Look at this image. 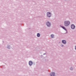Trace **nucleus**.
<instances>
[{
	"label": "nucleus",
	"mask_w": 76,
	"mask_h": 76,
	"mask_svg": "<svg viewBox=\"0 0 76 76\" xmlns=\"http://www.w3.org/2000/svg\"><path fill=\"white\" fill-rule=\"evenodd\" d=\"M70 24V22L69 21L66 20L64 21V25L65 27H68L69 26Z\"/></svg>",
	"instance_id": "obj_1"
},
{
	"label": "nucleus",
	"mask_w": 76,
	"mask_h": 76,
	"mask_svg": "<svg viewBox=\"0 0 76 76\" xmlns=\"http://www.w3.org/2000/svg\"><path fill=\"white\" fill-rule=\"evenodd\" d=\"M46 15L48 18H51V17L52 16V13H51V12H48L47 13Z\"/></svg>",
	"instance_id": "obj_2"
},
{
	"label": "nucleus",
	"mask_w": 76,
	"mask_h": 76,
	"mask_svg": "<svg viewBox=\"0 0 76 76\" xmlns=\"http://www.w3.org/2000/svg\"><path fill=\"white\" fill-rule=\"evenodd\" d=\"M46 25L47 27H51V23L49 21H48L46 22Z\"/></svg>",
	"instance_id": "obj_3"
},
{
	"label": "nucleus",
	"mask_w": 76,
	"mask_h": 76,
	"mask_svg": "<svg viewBox=\"0 0 76 76\" xmlns=\"http://www.w3.org/2000/svg\"><path fill=\"white\" fill-rule=\"evenodd\" d=\"M56 73L54 72H51L50 73V76H56Z\"/></svg>",
	"instance_id": "obj_4"
},
{
	"label": "nucleus",
	"mask_w": 76,
	"mask_h": 76,
	"mask_svg": "<svg viewBox=\"0 0 76 76\" xmlns=\"http://www.w3.org/2000/svg\"><path fill=\"white\" fill-rule=\"evenodd\" d=\"M28 64L29 66H32L33 64V62L32 61H30L28 62Z\"/></svg>",
	"instance_id": "obj_5"
},
{
	"label": "nucleus",
	"mask_w": 76,
	"mask_h": 76,
	"mask_svg": "<svg viewBox=\"0 0 76 76\" xmlns=\"http://www.w3.org/2000/svg\"><path fill=\"white\" fill-rule=\"evenodd\" d=\"M75 26L74 24L71 25V28L72 29H74L75 28Z\"/></svg>",
	"instance_id": "obj_6"
},
{
	"label": "nucleus",
	"mask_w": 76,
	"mask_h": 76,
	"mask_svg": "<svg viewBox=\"0 0 76 76\" xmlns=\"http://www.w3.org/2000/svg\"><path fill=\"white\" fill-rule=\"evenodd\" d=\"M61 28H63V29H64L65 30V31H66V33L67 34V29H66V28H65V27H64V26H61Z\"/></svg>",
	"instance_id": "obj_7"
},
{
	"label": "nucleus",
	"mask_w": 76,
	"mask_h": 76,
	"mask_svg": "<svg viewBox=\"0 0 76 76\" xmlns=\"http://www.w3.org/2000/svg\"><path fill=\"white\" fill-rule=\"evenodd\" d=\"M62 43H63V44H66V43H67L66 42V40H63L62 41Z\"/></svg>",
	"instance_id": "obj_8"
},
{
	"label": "nucleus",
	"mask_w": 76,
	"mask_h": 76,
	"mask_svg": "<svg viewBox=\"0 0 76 76\" xmlns=\"http://www.w3.org/2000/svg\"><path fill=\"white\" fill-rule=\"evenodd\" d=\"M50 37L52 38H54V34H51Z\"/></svg>",
	"instance_id": "obj_9"
},
{
	"label": "nucleus",
	"mask_w": 76,
	"mask_h": 76,
	"mask_svg": "<svg viewBox=\"0 0 76 76\" xmlns=\"http://www.w3.org/2000/svg\"><path fill=\"white\" fill-rule=\"evenodd\" d=\"M41 35L40 34L38 33L37 34V37H39Z\"/></svg>",
	"instance_id": "obj_10"
},
{
	"label": "nucleus",
	"mask_w": 76,
	"mask_h": 76,
	"mask_svg": "<svg viewBox=\"0 0 76 76\" xmlns=\"http://www.w3.org/2000/svg\"><path fill=\"white\" fill-rule=\"evenodd\" d=\"M74 69V68H73V67H71L70 68V70H71V71H73Z\"/></svg>",
	"instance_id": "obj_11"
},
{
	"label": "nucleus",
	"mask_w": 76,
	"mask_h": 76,
	"mask_svg": "<svg viewBox=\"0 0 76 76\" xmlns=\"http://www.w3.org/2000/svg\"><path fill=\"white\" fill-rule=\"evenodd\" d=\"M7 48L8 49H10V45H8L7 46Z\"/></svg>",
	"instance_id": "obj_12"
},
{
	"label": "nucleus",
	"mask_w": 76,
	"mask_h": 76,
	"mask_svg": "<svg viewBox=\"0 0 76 76\" xmlns=\"http://www.w3.org/2000/svg\"><path fill=\"white\" fill-rule=\"evenodd\" d=\"M61 47H64V45L63 44H62L61 45Z\"/></svg>",
	"instance_id": "obj_13"
},
{
	"label": "nucleus",
	"mask_w": 76,
	"mask_h": 76,
	"mask_svg": "<svg viewBox=\"0 0 76 76\" xmlns=\"http://www.w3.org/2000/svg\"><path fill=\"white\" fill-rule=\"evenodd\" d=\"M75 50H76V46H75Z\"/></svg>",
	"instance_id": "obj_14"
},
{
	"label": "nucleus",
	"mask_w": 76,
	"mask_h": 76,
	"mask_svg": "<svg viewBox=\"0 0 76 76\" xmlns=\"http://www.w3.org/2000/svg\"><path fill=\"white\" fill-rule=\"evenodd\" d=\"M45 54H46V53H44V55H45Z\"/></svg>",
	"instance_id": "obj_15"
},
{
	"label": "nucleus",
	"mask_w": 76,
	"mask_h": 76,
	"mask_svg": "<svg viewBox=\"0 0 76 76\" xmlns=\"http://www.w3.org/2000/svg\"><path fill=\"white\" fill-rule=\"evenodd\" d=\"M64 0L66 1V0Z\"/></svg>",
	"instance_id": "obj_16"
},
{
	"label": "nucleus",
	"mask_w": 76,
	"mask_h": 76,
	"mask_svg": "<svg viewBox=\"0 0 76 76\" xmlns=\"http://www.w3.org/2000/svg\"><path fill=\"white\" fill-rule=\"evenodd\" d=\"M3 42H4L3 41Z\"/></svg>",
	"instance_id": "obj_17"
}]
</instances>
